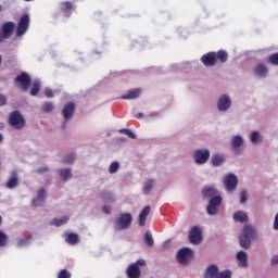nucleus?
Here are the masks:
<instances>
[{"label":"nucleus","mask_w":278,"mask_h":278,"mask_svg":"<svg viewBox=\"0 0 278 278\" xmlns=\"http://www.w3.org/2000/svg\"><path fill=\"white\" fill-rule=\"evenodd\" d=\"M15 27H16V24H14L13 22H7L5 24H3L2 34H3L4 38H10L12 36Z\"/></svg>","instance_id":"24"},{"label":"nucleus","mask_w":278,"mask_h":278,"mask_svg":"<svg viewBox=\"0 0 278 278\" xmlns=\"http://www.w3.org/2000/svg\"><path fill=\"white\" fill-rule=\"evenodd\" d=\"M233 105V100L228 93H222L216 100V110L219 114H227Z\"/></svg>","instance_id":"2"},{"label":"nucleus","mask_w":278,"mask_h":278,"mask_svg":"<svg viewBox=\"0 0 278 278\" xmlns=\"http://www.w3.org/2000/svg\"><path fill=\"white\" fill-rule=\"evenodd\" d=\"M46 97H48V99H52L53 91L51 89H46Z\"/></svg>","instance_id":"49"},{"label":"nucleus","mask_w":278,"mask_h":278,"mask_svg":"<svg viewBox=\"0 0 278 278\" xmlns=\"http://www.w3.org/2000/svg\"><path fill=\"white\" fill-rule=\"evenodd\" d=\"M227 163V156L224 153L216 152L211 156V165L214 168H219V166H225Z\"/></svg>","instance_id":"11"},{"label":"nucleus","mask_w":278,"mask_h":278,"mask_svg":"<svg viewBox=\"0 0 278 278\" xmlns=\"http://www.w3.org/2000/svg\"><path fill=\"white\" fill-rule=\"evenodd\" d=\"M7 102L8 100L5 99V96L0 94V105H5Z\"/></svg>","instance_id":"50"},{"label":"nucleus","mask_w":278,"mask_h":278,"mask_svg":"<svg viewBox=\"0 0 278 278\" xmlns=\"http://www.w3.org/2000/svg\"><path fill=\"white\" fill-rule=\"evenodd\" d=\"M27 29H29V15L25 14L18 22L16 29L17 36H25V34H27Z\"/></svg>","instance_id":"12"},{"label":"nucleus","mask_w":278,"mask_h":278,"mask_svg":"<svg viewBox=\"0 0 278 278\" xmlns=\"http://www.w3.org/2000/svg\"><path fill=\"white\" fill-rule=\"evenodd\" d=\"M9 124L11 125V127H13V129H24L26 125L25 117H23V114H21V112L13 111L9 115Z\"/></svg>","instance_id":"7"},{"label":"nucleus","mask_w":278,"mask_h":278,"mask_svg":"<svg viewBox=\"0 0 278 278\" xmlns=\"http://www.w3.org/2000/svg\"><path fill=\"white\" fill-rule=\"evenodd\" d=\"M0 12H1V5H0Z\"/></svg>","instance_id":"60"},{"label":"nucleus","mask_w":278,"mask_h":278,"mask_svg":"<svg viewBox=\"0 0 278 278\" xmlns=\"http://www.w3.org/2000/svg\"><path fill=\"white\" fill-rule=\"evenodd\" d=\"M220 203H223V197L215 195L211 198L206 207L208 216H216V214H218V207H220Z\"/></svg>","instance_id":"8"},{"label":"nucleus","mask_w":278,"mask_h":278,"mask_svg":"<svg viewBox=\"0 0 278 278\" xmlns=\"http://www.w3.org/2000/svg\"><path fill=\"white\" fill-rule=\"evenodd\" d=\"M42 112H46V114H49V112H53L55 110V105L51 102H46L41 106Z\"/></svg>","instance_id":"35"},{"label":"nucleus","mask_w":278,"mask_h":278,"mask_svg":"<svg viewBox=\"0 0 278 278\" xmlns=\"http://www.w3.org/2000/svg\"><path fill=\"white\" fill-rule=\"evenodd\" d=\"M1 61H2V58H1V55H0V64H1Z\"/></svg>","instance_id":"58"},{"label":"nucleus","mask_w":278,"mask_h":278,"mask_svg":"<svg viewBox=\"0 0 278 278\" xmlns=\"http://www.w3.org/2000/svg\"><path fill=\"white\" fill-rule=\"evenodd\" d=\"M128 129H121L119 134H125V131H127Z\"/></svg>","instance_id":"56"},{"label":"nucleus","mask_w":278,"mask_h":278,"mask_svg":"<svg viewBox=\"0 0 278 278\" xmlns=\"http://www.w3.org/2000/svg\"><path fill=\"white\" fill-rule=\"evenodd\" d=\"M257 238V229L253 225H245L239 237L240 247L242 249H251V242Z\"/></svg>","instance_id":"1"},{"label":"nucleus","mask_w":278,"mask_h":278,"mask_svg":"<svg viewBox=\"0 0 278 278\" xmlns=\"http://www.w3.org/2000/svg\"><path fill=\"white\" fill-rule=\"evenodd\" d=\"M8 235L3 230H0V247H5V244H8Z\"/></svg>","instance_id":"39"},{"label":"nucleus","mask_w":278,"mask_h":278,"mask_svg":"<svg viewBox=\"0 0 278 278\" xmlns=\"http://www.w3.org/2000/svg\"><path fill=\"white\" fill-rule=\"evenodd\" d=\"M277 264H278V255H275L270 260V265L271 266H277Z\"/></svg>","instance_id":"47"},{"label":"nucleus","mask_w":278,"mask_h":278,"mask_svg":"<svg viewBox=\"0 0 278 278\" xmlns=\"http://www.w3.org/2000/svg\"><path fill=\"white\" fill-rule=\"evenodd\" d=\"M58 175L62 181H71L73 179V169L71 167L59 168Z\"/></svg>","instance_id":"18"},{"label":"nucleus","mask_w":278,"mask_h":278,"mask_svg":"<svg viewBox=\"0 0 278 278\" xmlns=\"http://www.w3.org/2000/svg\"><path fill=\"white\" fill-rule=\"evenodd\" d=\"M121 170V163L118 161H114L109 165V174L116 175Z\"/></svg>","instance_id":"33"},{"label":"nucleus","mask_w":278,"mask_h":278,"mask_svg":"<svg viewBox=\"0 0 278 278\" xmlns=\"http://www.w3.org/2000/svg\"><path fill=\"white\" fill-rule=\"evenodd\" d=\"M75 8L73 7V3L66 1L61 4V11L63 12L64 16H71Z\"/></svg>","instance_id":"30"},{"label":"nucleus","mask_w":278,"mask_h":278,"mask_svg":"<svg viewBox=\"0 0 278 278\" xmlns=\"http://www.w3.org/2000/svg\"><path fill=\"white\" fill-rule=\"evenodd\" d=\"M202 192L204 197L214 199V197L218 194V189H216L215 187H205Z\"/></svg>","instance_id":"32"},{"label":"nucleus","mask_w":278,"mask_h":278,"mask_svg":"<svg viewBox=\"0 0 278 278\" xmlns=\"http://www.w3.org/2000/svg\"><path fill=\"white\" fill-rule=\"evenodd\" d=\"M155 179H148L143 182L142 194H151L153 188H155Z\"/></svg>","instance_id":"26"},{"label":"nucleus","mask_w":278,"mask_h":278,"mask_svg":"<svg viewBox=\"0 0 278 278\" xmlns=\"http://www.w3.org/2000/svg\"><path fill=\"white\" fill-rule=\"evenodd\" d=\"M218 265H210L204 274L205 278H217L218 277Z\"/></svg>","instance_id":"28"},{"label":"nucleus","mask_w":278,"mask_h":278,"mask_svg":"<svg viewBox=\"0 0 278 278\" xmlns=\"http://www.w3.org/2000/svg\"><path fill=\"white\" fill-rule=\"evenodd\" d=\"M126 140H127V139H125V138H121V139L118 140V142H126Z\"/></svg>","instance_id":"55"},{"label":"nucleus","mask_w":278,"mask_h":278,"mask_svg":"<svg viewBox=\"0 0 278 278\" xmlns=\"http://www.w3.org/2000/svg\"><path fill=\"white\" fill-rule=\"evenodd\" d=\"M232 219L235 223H240L241 225L244 223H249V213L242 210L236 211L232 214Z\"/></svg>","instance_id":"19"},{"label":"nucleus","mask_w":278,"mask_h":278,"mask_svg":"<svg viewBox=\"0 0 278 278\" xmlns=\"http://www.w3.org/2000/svg\"><path fill=\"white\" fill-rule=\"evenodd\" d=\"M74 114H75V104L68 103L67 105L64 106L62 111V115L65 118V121H71Z\"/></svg>","instance_id":"22"},{"label":"nucleus","mask_w":278,"mask_h":278,"mask_svg":"<svg viewBox=\"0 0 278 278\" xmlns=\"http://www.w3.org/2000/svg\"><path fill=\"white\" fill-rule=\"evenodd\" d=\"M37 173H38L39 175H45L46 173H49V167H47V166L39 167V168L37 169Z\"/></svg>","instance_id":"44"},{"label":"nucleus","mask_w":278,"mask_h":278,"mask_svg":"<svg viewBox=\"0 0 278 278\" xmlns=\"http://www.w3.org/2000/svg\"><path fill=\"white\" fill-rule=\"evenodd\" d=\"M0 142H3V134L0 132Z\"/></svg>","instance_id":"54"},{"label":"nucleus","mask_w":278,"mask_h":278,"mask_svg":"<svg viewBox=\"0 0 278 278\" xmlns=\"http://www.w3.org/2000/svg\"><path fill=\"white\" fill-rule=\"evenodd\" d=\"M244 144H245V139H244V136L241 134L233 135L230 138V147L232 151H240V149H242Z\"/></svg>","instance_id":"10"},{"label":"nucleus","mask_w":278,"mask_h":278,"mask_svg":"<svg viewBox=\"0 0 278 278\" xmlns=\"http://www.w3.org/2000/svg\"><path fill=\"white\" fill-rule=\"evenodd\" d=\"M249 201V191L242 190L240 193V203L244 205Z\"/></svg>","instance_id":"40"},{"label":"nucleus","mask_w":278,"mask_h":278,"mask_svg":"<svg viewBox=\"0 0 278 278\" xmlns=\"http://www.w3.org/2000/svg\"><path fill=\"white\" fill-rule=\"evenodd\" d=\"M46 200H47V190L41 188L37 191L36 197L33 199L34 207H42L45 205Z\"/></svg>","instance_id":"14"},{"label":"nucleus","mask_w":278,"mask_h":278,"mask_svg":"<svg viewBox=\"0 0 278 278\" xmlns=\"http://www.w3.org/2000/svg\"><path fill=\"white\" fill-rule=\"evenodd\" d=\"M7 188L9 190H14V188H18V174L16 172H12L9 180L7 181Z\"/></svg>","instance_id":"23"},{"label":"nucleus","mask_w":278,"mask_h":278,"mask_svg":"<svg viewBox=\"0 0 278 278\" xmlns=\"http://www.w3.org/2000/svg\"><path fill=\"white\" fill-rule=\"evenodd\" d=\"M134 223V216L131 213H121L115 219L114 227L117 231H125L129 229Z\"/></svg>","instance_id":"4"},{"label":"nucleus","mask_w":278,"mask_h":278,"mask_svg":"<svg viewBox=\"0 0 278 278\" xmlns=\"http://www.w3.org/2000/svg\"><path fill=\"white\" fill-rule=\"evenodd\" d=\"M142 116H144V114L138 113L137 118H142Z\"/></svg>","instance_id":"53"},{"label":"nucleus","mask_w":278,"mask_h":278,"mask_svg":"<svg viewBox=\"0 0 278 278\" xmlns=\"http://www.w3.org/2000/svg\"><path fill=\"white\" fill-rule=\"evenodd\" d=\"M3 224V217L0 215V226Z\"/></svg>","instance_id":"57"},{"label":"nucleus","mask_w":278,"mask_h":278,"mask_svg":"<svg viewBox=\"0 0 278 278\" xmlns=\"http://www.w3.org/2000/svg\"><path fill=\"white\" fill-rule=\"evenodd\" d=\"M231 270L229 269H225L223 271H219V274H217V278H231Z\"/></svg>","instance_id":"42"},{"label":"nucleus","mask_w":278,"mask_h":278,"mask_svg":"<svg viewBox=\"0 0 278 278\" xmlns=\"http://www.w3.org/2000/svg\"><path fill=\"white\" fill-rule=\"evenodd\" d=\"M103 212H104V214H111V212H112V206H110V205H104V206H103Z\"/></svg>","instance_id":"48"},{"label":"nucleus","mask_w":278,"mask_h":278,"mask_svg":"<svg viewBox=\"0 0 278 278\" xmlns=\"http://www.w3.org/2000/svg\"><path fill=\"white\" fill-rule=\"evenodd\" d=\"M144 242L146 244H148V247H153L154 241H153V235H151V231L146 232Z\"/></svg>","instance_id":"38"},{"label":"nucleus","mask_w":278,"mask_h":278,"mask_svg":"<svg viewBox=\"0 0 278 278\" xmlns=\"http://www.w3.org/2000/svg\"><path fill=\"white\" fill-rule=\"evenodd\" d=\"M40 92V80L36 79L34 80L33 87L30 89L31 97H36Z\"/></svg>","instance_id":"34"},{"label":"nucleus","mask_w":278,"mask_h":278,"mask_svg":"<svg viewBox=\"0 0 278 278\" xmlns=\"http://www.w3.org/2000/svg\"><path fill=\"white\" fill-rule=\"evenodd\" d=\"M24 244H27V240L22 239V240L18 241L20 247H23Z\"/></svg>","instance_id":"51"},{"label":"nucleus","mask_w":278,"mask_h":278,"mask_svg":"<svg viewBox=\"0 0 278 278\" xmlns=\"http://www.w3.org/2000/svg\"><path fill=\"white\" fill-rule=\"evenodd\" d=\"M202 64L204 66H216V54L215 52H208L201 58Z\"/></svg>","instance_id":"20"},{"label":"nucleus","mask_w":278,"mask_h":278,"mask_svg":"<svg viewBox=\"0 0 278 278\" xmlns=\"http://www.w3.org/2000/svg\"><path fill=\"white\" fill-rule=\"evenodd\" d=\"M238 176L233 173H228L223 177V185L227 192H236L238 190Z\"/></svg>","instance_id":"6"},{"label":"nucleus","mask_w":278,"mask_h":278,"mask_svg":"<svg viewBox=\"0 0 278 278\" xmlns=\"http://www.w3.org/2000/svg\"><path fill=\"white\" fill-rule=\"evenodd\" d=\"M64 240L71 247H75V244H79V235L75 232H68L64 235Z\"/></svg>","instance_id":"25"},{"label":"nucleus","mask_w":278,"mask_h":278,"mask_svg":"<svg viewBox=\"0 0 278 278\" xmlns=\"http://www.w3.org/2000/svg\"><path fill=\"white\" fill-rule=\"evenodd\" d=\"M189 240L191 244H201L203 237L201 236V228L193 227L189 233Z\"/></svg>","instance_id":"16"},{"label":"nucleus","mask_w":278,"mask_h":278,"mask_svg":"<svg viewBox=\"0 0 278 278\" xmlns=\"http://www.w3.org/2000/svg\"><path fill=\"white\" fill-rule=\"evenodd\" d=\"M146 265H147V261L138 260L136 263L128 266L127 276L129 278H140V275L142 274L140 271V266H146Z\"/></svg>","instance_id":"9"},{"label":"nucleus","mask_w":278,"mask_h":278,"mask_svg":"<svg viewBox=\"0 0 278 278\" xmlns=\"http://www.w3.org/2000/svg\"><path fill=\"white\" fill-rule=\"evenodd\" d=\"M212 157V151L207 148H200L193 151L192 160L198 166H205Z\"/></svg>","instance_id":"3"},{"label":"nucleus","mask_w":278,"mask_h":278,"mask_svg":"<svg viewBox=\"0 0 278 278\" xmlns=\"http://www.w3.org/2000/svg\"><path fill=\"white\" fill-rule=\"evenodd\" d=\"M101 199H103V201H106L108 203H113V201H115L114 193L112 192L102 193Z\"/></svg>","instance_id":"36"},{"label":"nucleus","mask_w":278,"mask_h":278,"mask_svg":"<svg viewBox=\"0 0 278 278\" xmlns=\"http://www.w3.org/2000/svg\"><path fill=\"white\" fill-rule=\"evenodd\" d=\"M68 220H71L70 216H63V217H59V218H53L50 222V225H53L54 227H62V225H66V223H68Z\"/></svg>","instance_id":"31"},{"label":"nucleus","mask_w":278,"mask_h":278,"mask_svg":"<svg viewBox=\"0 0 278 278\" xmlns=\"http://www.w3.org/2000/svg\"><path fill=\"white\" fill-rule=\"evenodd\" d=\"M15 81L21 85L22 90H27L29 84H31V78H29L27 73H23L16 77Z\"/></svg>","instance_id":"17"},{"label":"nucleus","mask_w":278,"mask_h":278,"mask_svg":"<svg viewBox=\"0 0 278 278\" xmlns=\"http://www.w3.org/2000/svg\"><path fill=\"white\" fill-rule=\"evenodd\" d=\"M254 75L255 77H258L260 79H264L268 77V67L265 64H258L254 68Z\"/></svg>","instance_id":"21"},{"label":"nucleus","mask_w":278,"mask_h":278,"mask_svg":"<svg viewBox=\"0 0 278 278\" xmlns=\"http://www.w3.org/2000/svg\"><path fill=\"white\" fill-rule=\"evenodd\" d=\"M236 260L240 268H249V253L245 251H239L236 254Z\"/></svg>","instance_id":"15"},{"label":"nucleus","mask_w":278,"mask_h":278,"mask_svg":"<svg viewBox=\"0 0 278 278\" xmlns=\"http://www.w3.org/2000/svg\"><path fill=\"white\" fill-rule=\"evenodd\" d=\"M216 60H220V62H227V52L220 50L216 54Z\"/></svg>","instance_id":"41"},{"label":"nucleus","mask_w":278,"mask_h":278,"mask_svg":"<svg viewBox=\"0 0 278 278\" xmlns=\"http://www.w3.org/2000/svg\"><path fill=\"white\" fill-rule=\"evenodd\" d=\"M3 38H7L5 35H3V33L2 34L0 33V42L3 41Z\"/></svg>","instance_id":"52"},{"label":"nucleus","mask_w":278,"mask_h":278,"mask_svg":"<svg viewBox=\"0 0 278 278\" xmlns=\"http://www.w3.org/2000/svg\"><path fill=\"white\" fill-rule=\"evenodd\" d=\"M194 257V250L190 248H181L176 254V260L181 266H188Z\"/></svg>","instance_id":"5"},{"label":"nucleus","mask_w":278,"mask_h":278,"mask_svg":"<svg viewBox=\"0 0 278 278\" xmlns=\"http://www.w3.org/2000/svg\"><path fill=\"white\" fill-rule=\"evenodd\" d=\"M141 94H142V90H140V89H131V90L127 91L122 97V99H125V100L138 99Z\"/></svg>","instance_id":"29"},{"label":"nucleus","mask_w":278,"mask_h":278,"mask_svg":"<svg viewBox=\"0 0 278 278\" xmlns=\"http://www.w3.org/2000/svg\"><path fill=\"white\" fill-rule=\"evenodd\" d=\"M271 64H275L276 66H278V53L277 54H273L270 58H269Z\"/></svg>","instance_id":"45"},{"label":"nucleus","mask_w":278,"mask_h":278,"mask_svg":"<svg viewBox=\"0 0 278 278\" xmlns=\"http://www.w3.org/2000/svg\"><path fill=\"white\" fill-rule=\"evenodd\" d=\"M58 278H71V273H68V270H66V269H62L59 273Z\"/></svg>","instance_id":"43"},{"label":"nucleus","mask_w":278,"mask_h":278,"mask_svg":"<svg viewBox=\"0 0 278 278\" xmlns=\"http://www.w3.org/2000/svg\"><path fill=\"white\" fill-rule=\"evenodd\" d=\"M25 1H31V0H25Z\"/></svg>","instance_id":"59"},{"label":"nucleus","mask_w":278,"mask_h":278,"mask_svg":"<svg viewBox=\"0 0 278 278\" xmlns=\"http://www.w3.org/2000/svg\"><path fill=\"white\" fill-rule=\"evenodd\" d=\"M149 214H151V206L148 205L146 206L141 213L139 214V225L140 227H144V225H147V216H149Z\"/></svg>","instance_id":"27"},{"label":"nucleus","mask_w":278,"mask_h":278,"mask_svg":"<svg viewBox=\"0 0 278 278\" xmlns=\"http://www.w3.org/2000/svg\"><path fill=\"white\" fill-rule=\"evenodd\" d=\"M75 160H77V156L75 154H67L63 159V164H75Z\"/></svg>","instance_id":"37"},{"label":"nucleus","mask_w":278,"mask_h":278,"mask_svg":"<svg viewBox=\"0 0 278 278\" xmlns=\"http://www.w3.org/2000/svg\"><path fill=\"white\" fill-rule=\"evenodd\" d=\"M249 140L253 147H260L264 144V134L260 130H252L249 135Z\"/></svg>","instance_id":"13"},{"label":"nucleus","mask_w":278,"mask_h":278,"mask_svg":"<svg viewBox=\"0 0 278 278\" xmlns=\"http://www.w3.org/2000/svg\"><path fill=\"white\" fill-rule=\"evenodd\" d=\"M125 136H128V138L136 139V134L131 130H125Z\"/></svg>","instance_id":"46"}]
</instances>
